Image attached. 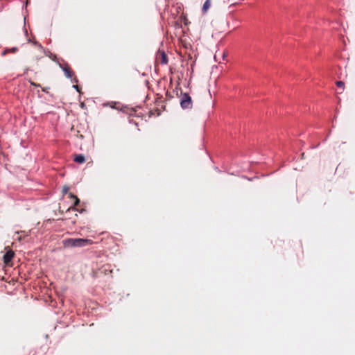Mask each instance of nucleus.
Returning <instances> with one entry per match:
<instances>
[{
	"mask_svg": "<svg viewBox=\"0 0 355 355\" xmlns=\"http://www.w3.org/2000/svg\"><path fill=\"white\" fill-rule=\"evenodd\" d=\"M93 241L87 239H67L63 241L64 247H84L93 244Z\"/></svg>",
	"mask_w": 355,
	"mask_h": 355,
	"instance_id": "nucleus-1",
	"label": "nucleus"
},
{
	"mask_svg": "<svg viewBox=\"0 0 355 355\" xmlns=\"http://www.w3.org/2000/svg\"><path fill=\"white\" fill-rule=\"evenodd\" d=\"M182 97L180 98V106L182 109H191L192 108V99L188 93L181 92Z\"/></svg>",
	"mask_w": 355,
	"mask_h": 355,
	"instance_id": "nucleus-2",
	"label": "nucleus"
},
{
	"mask_svg": "<svg viewBox=\"0 0 355 355\" xmlns=\"http://www.w3.org/2000/svg\"><path fill=\"white\" fill-rule=\"evenodd\" d=\"M58 64H59V67L62 69L63 72L64 73V76L67 78H72V76H73V71L69 67L68 64L64 63V64H62L59 62Z\"/></svg>",
	"mask_w": 355,
	"mask_h": 355,
	"instance_id": "nucleus-3",
	"label": "nucleus"
},
{
	"mask_svg": "<svg viewBox=\"0 0 355 355\" xmlns=\"http://www.w3.org/2000/svg\"><path fill=\"white\" fill-rule=\"evenodd\" d=\"M35 44L37 45L41 49L44 50V54L46 56L49 57L50 59H51L53 61L56 62L58 64L59 63L58 59L57 58V55L52 53L49 49H44L43 46L38 44L37 42H35Z\"/></svg>",
	"mask_w": 355,
	"mask_h": 355,
	"instance_id": "nucleus-4",
	"label": "nucleus"
},
{
	"mask_svg": "<svg viewBox=\"0 0 355 355\" xmlns=\"http://www.w3.org/2000/svg\"><path fill=\"white\" fill-rule=\"evenodd\" d=\"M14 256L15 252L12 250H8L6 252L3 257L5 264L9 266Z\"/></svg>",
	"mask_w": 355,
	"mask_h": 355,
	"instance_id": "nucleus-5",
	"label": "nucleus"
},
{
	"mask_svg": "<svg viewBox=\"0 0 355 355\" xmlns=\"http://www.w3.org/2000/svg\"><path fill=\"white\" fill-rule=\"evenodd\" d=\"M158 53L160 54V62L162 64H166L168 63V57L166 53L164 51H158Z\"/></svg>",
	"mask_w": 355,
	"mask_h": 355,
	"instance_id": "nucleus-6",
	"label": "nucleus"
},
{
	"mask_svg": "<svg viewBox=\"0 0 355 355\" xmlns=\"http://www.w3.org/2000/svg\"><path fill=\"white\" fill-rule=\"evenodd\" d=\"M119 104V103L117 102H107L103 104L104 107L110 106L112 109L119 110V107L117 105Z\"/></svg>",
	"mask_w": 355,
	"mask_h": 355,
	"instance_id": "nucleus-7",
	"label": "nucleus"
},
{
	"mask_svg": "<svg viewBox=\"0 0 355 355\" xmlns=\"http://www.w3.org/2000/svg\"><path fill=\"white\" fill-rule=\"evenodd\" d=\"M16 51H17V47L7 48L1 52V55H5L8 52L15 53Z\"/></svg>",
	"mask_w": 355,
	"mask_h": 355,
	"instance_id": "nucleus-8",
	"label": "nucleus"
},
{
	"mask_svg": "<svg viewBox=\"0 0 355 355\" xmlns=\"http://www.w3.org/2000/svg\"><path fill=\"white\" fill-rule=\"evenodd\" d=\"M73 160L78 164H83L86 162L85 157H74Z\"/></svg>",
	"mask_w": 355,
	"mask_h": 355,
	"instance_id": "nucleus-9",
	"label": "nucleus"
},
{
	"mask_svg": "<svg viewBox=\"0 0 355 355\" xmlns=\"http://www.w3.org/2000/svg\"><path fill=\"white\" fill-rule=\"evenodd\" d=\"M69 198H71L74 200V203H73L74 206H76V205H78L79 204L80 200L78 199V198L76 196H75L73 193H70L69 194Z\"/></svg>",
	"mask_w": 355,
	"mask_h": 355,
	"instance_id": "nucleus-10",
	"label": "nucleus"
},
{
	"mask_svg": "<svg viewBox=\"0 0 355 355\" xmlns=\"http://www.w3.org/2000/svg\"><path fill=\"white\" fill-rule=\"evenodd\" d=\"M209 7H210L209 0H207L202 6V12H206L209 9Z\"/></svg>",
	"mask_w": 355,
	"mask_h": 355,
	"instance_id": "nucleus-11",
	"label": "nucleus"
},
{
	"mask_svg": "<svg viewBox=\"0 0 355 355\" xmlns=\"http://www.w3.org/2000/svg\"><path fill=\"white\" fill-rule=\"evenodd\" d=\"M336 84L338 87H340L343 89H344L345 83L343 81H341V80L337 81Z\"/></svg>",
	"mask_w": 355,
	"mask_h": 355,
	"instance_id": "nucleus-12",
	"label": "nucleus"
},
{
	"mask_svg": "<svg viewBox=\"0 0 355 355\" xmlns=\"http://www.w3.org/2000/svg\"><path fill=\"white\" fill-rule=\"evenodd\" d=\"M68 191H69V187H67V186H64V187H63V189H62V193H63L64 194H66V193H68Z\"/></svg>",
	"mask_w": 355,
	"mask_h": 355,
	"instance_id": "nucleus-13",
	"label": "nucleus"
},
{
	"mask_svg": "<svg viewBox=\"0 0 355 355\" xmlns=\"http://www.w3.org/2000/svg\"><path fill=\"white\" fill-rule=\"evenodd\" d=\"M49 89V87H44V88H42V92L47 93Z\"/></svg>",
	"mask_w": 355,
	"mask_h": 355,
	"instance_id": "nucleus-14",
	"label": "nucleus"
},
{
	"mask_svg": "<svg viewBox=\"0 0 355 355\" xmlns=\"http://www.w3.org/2000/svg\"><path fill=\"white\" fill-rule=\"evenodd\" d=\"M71 82L77 83L78 82V80L76 78H74L73 79H71Z\"/></svg>",
	"mask_w": 355,
	"mask_h": 355,
	"instance_id": "nucleus-15",
	"label": "nucleus"
},
{
	"mask_svg": "<svg viewBox=\"0 0 355 355\" xmlns=\"http://www.w3.org/2000/svg\"><path fill=\"white\" fill-rule=\"evenodd\" d=\"M73 87L78 92H79V87L78 85H73Z\"/></svg>",
	"mask_w": 355,
	"mask_h": 355,
	"instance_id": "nucleus-16",
	"label": "nucleus"
},
{
	"mask_svg": "<svg viewBox=\"0 0 355 355\" xmlns=\"http://www.w3.org/2000/svg\"><path fill=\"white\" fill-rule=\"evenodd\" d=\"M21 239H22V236H19L18 240L21 241Z\"/></svg>",
	"mask_w": 355,
	"mask_h": 355,
	"instance_id": "nucleus-17",
	"label": "nucleus"
},
{
	"mask_svg": "<svg viewBox=\"0 0 355 355\" xmlns=\"http://www.w3.org/2000/svg\"><path fill=\"white\" fill-rule=\"evenodd\" d=\"M73 155H78V156H80V155H83L82 154H73Z\"/></svg>",
	"mask_w": 355,
	"mask_h": 355,
	"instance_id": "nucleus-18",
	"label": "nucleus"
},
{
	"mask_svg": "<svg viewBox=\"0 0 355 355\" xmlns=\"http://www.w3.org/2000/svg\"><path fill=\"white\" fill-rule=\"evenodd\" d=\"M28 32L27 30H25V34L27 35Z\"/></svg>",
	"mask_w": 355,
	"mask_h": 355,
	"instance_id": "nucleus-19",
	"label": "nucleus"
}]
</instances>
